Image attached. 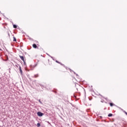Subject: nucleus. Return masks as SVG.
I'll list each match as a JSON object with an SVG mask.
<instances>
[{
  "label": "nucleus",
  "mask_w": 127,
  "mask_h": 127,
  "mask_svg": "<svg viewBox=\"0 0 127 127\" xmlns=\"http://www.w3.org/2000/svg\"><path fill=\"white\" fill-rule=\"evenodd\" d=\"M56 62H57V63H58L59 64H61V65H63L62 64H61V63H60L57 61H56Z\"/></svg>",
  "instance_id": "6"
},
{
  "label": "nucleus",
  "mask_w": 127,
  "mask_h": 127,
  "mask_svg": "<svg viewBox=\"0 0 127 127\" xmlns=\"http://www.w3.org/2000/svg\"><path fill=\"white\" fill-rule=\"evenodd\" d=\"M13 41H16V38L15 37H13Z\"/></svg>",
  "instance_id": "8"
},
{
  "label": "nucleus",
  "mask_w": 127,
  "mask_h": 127,
  "mask_svg": "<svg viewBox=\"0 0 127 127\" xmlns=\"http://www.w3.org/2000/svg\"><path fill=\"white\" fill-rule=\"evenodd\" d=\"M37 127H40V123H38L37 125Z\"/></svg>",
  "instance_id": "11"
},
{
  "label": "nucleus",
  "mask_w": 127,
  "mask_h": 127,
  "mask_svg": "<svg viewBox=\"0 0 127 127\" xmlns=\"http://www.w3.org/2000/svg\"><path fill=\"white\" fill-rule=\"evenodd\" d=\"M19 57L21 60H22V61H23L24 63H25V61H24V58L23 56H19Z\"/></svg>",
  "instance_id": "2"
},
{
  "label": "nucleus",
  "mask_w": 127,
  "mask_h": 127,
  "mask_svg": "<svg viewBox=\"0 0 127 127\" xmlns=\"http://www.w3.org/2000/svg\"><path fill=\"white\" fill-rule=\"evenodd\" d=\"M38 74H35V75H34V77H35V78H37V77H38Z\"/></svg>",
  "instance_id": "9"
},
{
  "label": "nucleus",
  "mask_w": 127,
  "mask_h": 127,
  "mask_svg": "<svg viewBox=\"0 0 127 127\" xmlns=\"http://www.w3.org/2000/svg\"><path fill=\"white\" fill-rule=\"evenodd\" d=\"M16 67H18V66H17V65H16Z\"/></svg>",
  "instance_id": "14"
},
{
  "label": "nucleus",
  "mask_w": 127,
  "mask_h": 127,
  "mask_svg": "<svg viewBox=\"0 0 127 127\" xmlns=\"http://www.w3.org/2000/svg\"><path fill=\"white\" fill-rule=\"evenodd\" d=\"M125 114H126V115H127V112H125Z\"/></svg>",
  "instance_id": "13"
},
{
  "label": "nucleus",
  "mask_w": 127,
  "mask_h": 127,
  "mask_svg": "<svg viewBox=\"0 0 127 127\" xmlns=\"http://www.w3.org/2000/svg\"><path fill=\"white\" fill-rule=\"evenodd\" d=\"M37 114L38 117H42V116H43V113H42L40 112H37Z\"/></svg>",
  "instance_id": "1"
},
{
  "label": "nucleus",
  "mask_w": 127,
  "mask_h": 127,
  "mask_svg": "<svg viewBox=\"0 0 127 127\" xmlns=\"http://www.w3.org/2000/svg\"><path fill=\"white\" fill-rule=\"evenodd\" d=\"M33 48L36 49V48H37V46L36 45V44H33Z\"/></svg>",
  "instance_id": "4"
},
{
  "label": "nucleus",
  "mask_w": 127,
  "mask_h": 127,
  "mask_svg": "<svg viewBox=\"0 0 127 127\" xmlns=\"http://www.w3.org/2000/svg\"><path fill=\"white\" fill-rule=\"evenodd\" d=\"M19 70L21 73V75H22V70L21 69V66H19Z\"/></svg>",
  "instance_id": "3"
},
{
  "label": "nucleus",
  "mask_w": 127,
  "mask_h": 127,
  "mask_svg": "<svg viewBox=\"0 0 127 127\" xmlns=\"http://www.w3.org/2000/svg\"><path fill=\"white\" fill-rule=\"evenodd\" d=\"M13 26L14 28H16L17 27V26L16 25H13Z\"/></svg>",
  "instance_id": "10"
},
{
  "label": "nucleus",
  "mask_w": 127,
  "mask_h": 127,
  "mask_svg": "<svg viewBox=\"0 0 127 127\" xmlns=\"http://www.w3.org/2000/svg\"><path fill=\"white\" fill-rule=\"evenodd\" d=\"M108 117H113V114H109L108 115Z\"/></svg>",
  "instance_id": "7"
},
{
  "label": "nucleus",
  "mask_w": 127,
  "mask_h": 127,
  "mask_svg": "<svg viewBox=\"0 0 127 127\" xmlns=\"http://www.w3.org/2000/svg\"><path fill=\"white\" fill-rule=\"evenodd\" d=\"M110 106L111 107H113V106H115V105H114V104H113V103H110Z\"/></svg>",
  "instance_id": "5"
},
{
  "label": "nucleus",
  "mask_w": 127,
  "mask_h": 127,
  "mask_svg": "<svg viewBox=\"0 0 127 127\" xmlns=\"http://www.w3.org/2000/svg\"><path fill=\"white\" fill-rule=\"evenodd\" d=\"M39 103H40L41 104H42V102H41V101H40V100H39Z\"/></svg>",
  "instance_id": "12"
}]
</instances>
